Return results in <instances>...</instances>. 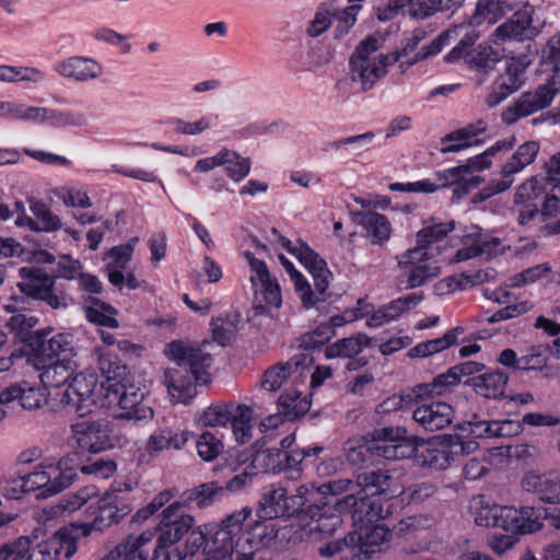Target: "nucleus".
<instances>
[{
    "label": "nucleus",
    "instance_id": "f257e3e1",
    "mask_svg": "<svg viewBox=\"0 0 560 560\" xmlns=\"http://www.w3.org/2000/svg\"><path fill=\"white\" fill-rule=\"evenodd\" d=\"M265 517H292L311 521V532L330 536L341 525L342 520L332 513L331 500L320 495L314 485H301L293 493L279 487L268 491L261 501Z\"/></svg>",
    "mask_w": 560,
    "mask_h": 560
},
{
    "label": "nucleus",
    "instance_id": "f03ea898",
    "mask_svg": "<svg viewBox=\"0 0 560 560\" xmlns=\"http://www.w3.org/2000/svg\"><path fill=\"white\" fill-rule=\"evenodd\" d=\"M208 346V340L200 346L186 345L180 340L165 346L166 355L177 364L164 372V384L174 402L188 404L197 395L196 385L209 382L212 355L205 351Z\"/></svg>",
    "mask_w": 560,
    "mask_h": 560
},
{
    "label": "nucleus",
    "instance_id": "7ed1b4c3",
    "mask_svg": "<svg viewBox=\"0 0 560 560\" xmlns=\"http://www.w3.org/2000/svg\"><path fill=\"white\" fill-rule=\"evenodd\" d=\"M244 527V522L242 523ZM303 530L293 524L280 525L273 518L255 521L242 528L234 538L236 560H262L257 553L264 549L283 551L302 541Z\"/></svg>",
    "mask_w": 560,
    "mask_h": 560
},
{
    "label": "nucleus",
    "instance_id": "20e7f679",
    "mask_svg": "<svg viewBox=\"0 0 560 560\" xmlns=\"http://www.w3.org/2000/svg\"><path fill=\"white\" fill-rule=\"evenodd\" d=\"M475 522L479 526L499 527L512 533H533L541 527L537 521L529 518V509L516 510L513 506L490 504L481 497L475 499Z\"/></svg>",
    "mask_w": 560,
    "mask_h": 560
},
{
    "label": "nucleus",
    "instance_id": "39448f33",
    "mask_svg": "<svg viewBox=\"0 0 560 560\" xmlns=\"http://www.w3.org/2000/svg\"><path fill=\"white\" fill-rule=\"evenodd\" d=\"M132 488L130 482L114 481L97 501L98 513L93 522L81 526L82 534L89 536L93 530L104 532L129 515L133 510L128 498Z\"/></svg>",
    "mask_w": 560,
    "mask_h": 560
},
{
    "label": "nucleus",
    "instance_id": "423d86ee",
    "mask_svg": "<svg viewBox=\"0 0 560 560\" xmlns=\"http://www.w3.org/2000/svg\"><path fill=\"white\" fill-rule=\"evenodd\" d=\"M183 508L175 501L170 503L160 514V522L152 530L159 533L152 560H171L167 549L183 539L195 525V517L180 512Z\"/></svg>",
    "mask_w": 560,
    "mask_h": 560
},
{
    "label": "nucleus",
    "instance_id": "0eeeda50",
    "mask_svg": "<svg viewBox=\"0 0 560 560\" xmlns=\"http://www.w3.org/2000/svg\"><path fill=\"white\" fill-rule=\"evenodd\" d=\"M332 513H350L354 524L373 523L392 514L388 500L358 491L331 502Z\"/></svg>",
    "mask_w": 560,
    "mask_h": 560
},
{
    "label": "nucleus",
    "instance_id": "6e6552de",
    "mask_svg": "<svg viewBox=\"0 0 560 560\" xmlns=\"http://www.w3.org/2000/svg\"><path fill=\"white\" fill-rule=\"evenodd\" d=\"M144 395V389L139 385L125 381L108 385L104 397L108 405L116 404L121 409V412L115 418L137 423L153 418V410L143 404Z\"/></svg>",
    "mask_w": 560,
    "mask_h": 560
},
{
    "label": "nucleus",
    "instance_id": "1a4fd4ad",
    "mask_svg": "<svg viewBox=\"0 0 560 560\" xmlns=\"http://www.w3.org/2000/svg\"><path fill=\"white\" fill-rule=\"evenodd\" d=\"M539 152L536 141L521 144L510 160L501 168V178L492 179L486 187L474 196V202H482L497 194L506 191L514 183V174L530 165Z\"/></svg>",
    "mask_w": 560,
    "mask_h": 560
},
{
    "label": "nucleus",
    "instance_id": "9d476101",
    "mask_svg": "<svg viewBox=\"0 0 560 560\" xmlns=\"http://www.w3.org/2000/svg\"><path fill=\"white\" fill-rule=\"evenodd\" d=\"M433 253L408 249L397 257V265L406 270L398 279L401 289L409 290L422 287L441 273V267L435 260H431Z\"/></svg>",
    "mask_w": 560,
    "mask_h": 560
},
{
    "label": "nucleus",
    "instance_id": "9b49d317",
    "mask_svg": "<svg viewBox=\"0 0 560 560\" xmlns=\"http://www.w3.org/2000/svg\"><path fill=\"white\" fill-rule=\"evenodd\" d=\"M252 515L249 508H243L223 518L211 539L206 545L203 560H233L236 556L234 538L242 530V523Z\"/></svg>",
    "mask_w": 560,
    "mask_h": 560
},
{
    "label": "nucleus",
    "instance_id": "f8f14e48",
    "mask_svg": "<svg viewBox=\"0 0 560 560\" xmlns=\"http://www.w3.org/2000/svg\"><path fill=\"white\" fill-rule=\"evenodd\" d=\"M50 331L36 330L30 336L27 343V362L34 368H44L45 363H49L59 359H72L73 347L70 336L57 334L48 337Z\"/></svg>",
    "mask_w": 560,
    "mask_h": 560
},
{
    "label": "nucleus",
    "instance_id": "ddd939ff",
    "mask_svg": "<svg viewBox=\"0 0 560 560\" xmlns=\"http://www.w3.org/2000/svg\"><path fill=\"white\" fill-rule=\"evenodd\" d=\"M479 34L475 31L467 33L458 44L445 55L446 62H454L465 58L466 62L478 71L488 73L495 68V65L503 58L501 51L487 45H479L474 48Z\"/></svg>",
    "mask_w": 560,
    "mask_h": 560
},
{
    "label": "nucleus",
    "instance_id": "4468645a",
    "mask_svg": "<svg viewBox=\"0 0 560 560\" xmlns=\"http://www.w3.org/2000/svg\"><path fill=\"white\" fill-rule=\"evenodd\" d=\"M271 233L278 235L279 242L283 248L295 256L301 264L308 269L314 279V285L319 295H325L329 285L331 272L328 270L326 261L319 257L306 243L298 240L295 243L279 234L277 229H271Z\"/></svg>",
    "mask_w": 560,
    "mask_h": 560
},
{
    "label": "nucleus",
    "instance_id": "2eb2a0df",
    "mask_svg": "<svg viewBox=\"0 0 560 560\" xmlns=\"http://www.w3.org/2000/svg\"><path fill=\"white\" fill-rule=\"evenodd\" d=\"M19 272L22 281L18 285L23 293L46 302L55 310L67 305L65 296L54 290V278L43 268L23 267Z\"/></svg>",
    "mask_w": 560,
    "mask_h": 560
},
{
    "label": "nucleus",
    "instance_id": "dca6fc26",
    "mask_svg": "<svg viewBox=\"0 0 560 560\" xmlns=\"http://www.w3.org/2000/svg\"><path fill=\"white\" fill-rule=\"evenodd\" d=\"M75 477L77 474L73 469L60 470L49 467L48 470H45L40 468L23 477L21 487L23 492L39 490L37 497L48 498L70 487Z\"/></svg>",
    "mask_w": 560,
    "mask_h": 560
},
{
    "label": "nucleus",
    "instance_id": "f3484780",
    "mask_svg": "<svg viewBox=\"0 0 560 560\" xmlns=\"http://www.w3.org/2000/svg\"><path fill=\"white\" fill-rule=\"evenodd\" d=\"M556 95L552 83L539 85L534 92L523 93L512 106L502 112V120L512 125L523 117H527L550 105Z\"/></svg>",
    "mask_w": 560,
    "mask_h": 560
},
{
    "label": "nucleus",
    "instance_id": "a211bd4d",
    "mask_svg": "<svg viewBox=\"0 0 560 560\" xmlns=\"http://www.w3.org/2000/svg\"><path fill=\"white\" fill-rule=\"evenodd\" d=\"M73 446L82 452L101 453L110 447L113 443L106 425L97 421H79L70 427Z\"/></svg>",
    "mask_w": 560,
    "mask_h": 560
},
{
    "label": "nucleus",
    "instance_id": "6ab92c4d",
    "mask_svg": "<svg viewBox=\"0 0 560 560\" xmlns=\"http://www.w3.org/2000/svg\"><path fill=\"white\" fill-rule=\"evenodd\" d=\"M527 63L521 59L510 58L505 61L504 72L501 73L491 85V90L486 97V104L494 107L506 100L514 92L518 91L525 80L524 73Z\"/></svg>",
    "mask_w": 560,
    "mask_h": 560
},
{
    "label": "nucleus",
    "instance_id": "aec40b11",
    "mask_svg": "<svg viewBox=\"0 0 560 560\" xmlns=\"http://www.w3.org/2000/svg\"><path fill=\"white\" fill-rule=\"evenodd\" d=\"M75 551V536L68 528H61L51 540L38 544L35 547L27 538L25 560H58L61 555L69 559Z\"/></svg>",
    "mask_w": 560,
    "mask_h": 560
},
{
    "label": "nucleus",
    "instance_id": "412c9836",
    "mask_svg": "<svg viewBox=\"0 0 560 560\" xmlns=\"http://www.w3.org/2000/svg\"><path fill=\"white\" fill-rule=\"evenodd\" d=\"M412 419L424 431L434 432L452 423L454 410L443 401L423 402L413 409Z\"/></svg>",
    "mask_w": 560,
    "mask_h": 560
},
{
    "label": "nucleus",
    "instance_id": "4be33fe9",
    "mask_svg": "<svg viewBox=\"0 0 560 560\" xmlns=\"http://www.w3.org/2000/svg\"><path fill=\"white\" fill-rule=\"evenodd\" d=\"M95 384L96 382L93 377L88 378L82 374L75 375L63 390L60 398L61 404L74 408V411L80 417L85 416L90 412V405L88 402H94L92 394Z\"/></svg>",
    "mask_w": 560,
    "mask_h": 560
},
{
    "label": "nucleus",
    "instance_id": "5701e85b",
    "mask_svg": "<svg viewBox=\"0 0 560 560\" xmlns=\"http://www.w3.org/2000/svg\"><path fill=\"white\" fill-rule=\"evenodd\" d=\"M522 488L540 501L557 504L560 495V477L555 472L529 471L522 479Z\"/></svg>",
    "mask_w": 560,
    "mask_h": 560
},
{
    "label": "nucleus",
    "instance_id": "b1692460",
    "mask_svg": "<svg viewBox=\"0 0 560 560\" xmlns=\"http://www.w3.org/2000/svg\"><path fill=\"white\" fill-rule=\"evenodd\" d=\"M354 534L358 540L353 544L352 560L368 559L381 550V546L388 542L392 532L384 525L361 526V532H350Z\"/></svg>",
    "mask_w": 560,
    "mask_h": 560
},
{
    "label": "nucleus",
    "instance_id": "393cba45",
    "mask_svg": "<svg viewBox=\"0 0 560 560\" xmlns=\"http://www.w3.org/2000/svg\"><path fill=\"white\" fill-rule=\"evenodd\" d=\"M312 362L313 358L308 353L295 354L287 362L268 368L261 376L260 386L265 390L276 392L299 368H307Z\"/></svg>",
    "mask_w": 560,
    "mask_h": 560
},
{
    "label": "nucleus",
    "instance_id": "a878e982",
    "mask_svg": "<svg viewBox=\"0 0 560 560\" xmlns=\"http://www.w3.org/2000/svg\"><path fill=\"white\" fill-rule=\"evenodd\" d=\"M55 71L63 78L86 82L98 79L103 74V67L92 58L72 56L59 61Z\"/></svg>",
    "mask_w": 560,
    "mask_h": 560
},
{
    "label": "nucleus",
    "instance_id": "bb28decb",
    "mask_svg": "<svg viewBox=\"0 0 560 560\" xmlns=\"http://www.w3.org/2000/svg\"><path fill=\"white\" fill-rule=\"evenodd\" d=\"M19 401L26 410L40 408L47 401L42 388L30 385L27 382L12 384L0 393V405Z\"/></svg>",
    "mask_w": 560,
    "mask_h": 560
},
{
    "label": "nucleus",
    "instance_id": "cd10ccee",
    "mask_svg": "<svg viewBox=\"0 0 560 560\" xmlns=\"http://www.w3.org/2000/svg\"><path fill=\"white\" fill-rule=\"evenodd\" d=\"M417 456L423 466L436 470L447 469L455 462L448 435L439 436L428 443Z\"/></svg>",
    "mask_w": 560,
    "mask_h": 560
},
{
    "label": "nucleus",
    "instance_id": "c85d7f7f",
    "mask_svg": "<svg viewBox=\"0 0 560 560\" xmlns=\"http://www.w3.org/2000/svg\"><path fill=\"white\" fill-rule=\"evenodd\" d=\"M423 300L422 292H413L405 296L393 300L375 311L366 324L370 327H378L385 323L394 320L404 313L415 308Z\"/></svg>",
    "mask_w": 560,
    "mask_h": 560
},
{
    "label": "nucleus",
    "instance_id": "c756f323",
    "mask_svg": "<svg viewBox=\"0 0 560 560\" xmlns=\"http://www.w3.org/2000/svg\"><path fill=\"white\" fill-rule=\"evenodd\" d=\"M508 381L509 376L502 371L497 370L469 377L464 382V385L472 387L477 395L487 399H499L504 396Z\"/></svg>",
    "mask_w": 560,
    "mask_h": 560
},
{
    "label": "nucleus",
    "instance_id": "7c9ffc66",
    "mask_svg": "<svg viewBox=\"0 0 560 560\" xmlns=\"http://www.w3.org/2000/svg\"><path fill=\"white\" fill-rule=\"evenodd\" d=\"M533 12L528 3H518L512 18L495 28L494 36L500 40L522 39L532 24Z\"/></svg>",
    "mask_w": 560,
    "mask_h": 560
},
{
    "label": "nucleus",
    "instance_id": "2f4dec72",
    "mask_svg": "<svg viewBox=\"0 0 560 560\" xmlns=\"http://www.w3.org/2000/svg\"><path fill=\"white\" fill-rule=\"evenodd\" d=\"M392 480L389 470L374 469L358 474L355 485L363 493L388 500L394 497L390 490Z\"/></svg>",
    "mask_w": 560,
    "mask_h": 560
},
{
    "label": "nucleus",
    "instance_id": "473e14b6",
    "mask_svg": "<svg viewBox=\"0 0 560 560\" xmlns=\"http://www.w3.org/2000/svg\"><path fill=\"white\" fill-rule=\"evenodd\" d=\"M31 210L37 221L28 215H19L15 220L18 226H28L36 232H55L62 228L60 219L42 201L31 200Z\"/></svg>",
    "mask_w": 560,
    "mask_h": 560
},
{
    "label": "nucleus",
    "instance_id": "72a5a7b5",
    "mask_svg": "<svg viewBox=\"0 0 560 560\" xmlns=\"http://www.w3.org/2000/svg\"><path fill=\"white\" fill-rule=\"evenodd\" d=\"M223 493V486L218 482H207L184 491L175 502L182 508H191L195 504L199 509H205L220 500Z\"/></svg>",
    "mask_w": 560,
    "mask_h": 560
},
{
    "label": "nucleus",
    "instance_id": "f704fd0d",
    "mask_svg": "<svg viewBox=\"0 0 560 560\" xmlns=\"http://www.w3.org/2000/svg\"><path fill=\"white\" fill-rule=\"evenodd\" d=\"M353 220L364 229L373 244H383L389 240L392 226L385 215L375 211H358Z\"/></svg>",
    "mask_w": 560,
    "mask_h": 560
},
{
    "label": "nucleus",
    "instance_id": "c9c22d12",
    "mask_svg": "<svg viewBox=\"0 0 560 560\" xmlns=\"http://www.w3.org/2000/svg\"><path fill=\"white\" fill-rule=\"evenodd\" d=\"M77 368L72 359H59L44 364V368H35L40 371L39 378L45 386L60 387L68 383Z\"/></svg>",
    "mask_w": 560,
    "mask_h": 560
},
{
    "label": "nucleus",
    "instance_id": "e433bc0d",
    "mask_svg": "<svg viewBox=\"0 0 560 560\" xmlns=\"http://www.w3.org/2000/svg\"><path fill=\"white\" fill-rule=\"evenodd\" d=\"M279 260L281 261L284 269L289 272L296 292L301 299V302L305 308H310L313 306L318 307L320 302H325L328 298L327 292L325 291V295H319L317 290H312L310 283L304 279V277L294 268L293 264L282 254L279 255Z\"/></svg>",
    "mask_w": 560,
    "mask_h": 560
},
{
    "label": "nucleus",
    "instance_id": "4c0bfd02",
    "mask_svg": "<svg viewBox=\"0 0 560 560\" xmlns=\"http://www.w3.org/2000/svg\"><path fill=\"white\" fill-rule=\"evenodd\" d=\"M517 5L518 3L509 0H478L470 24L480 25L482 22L493 24L506 12L515 10Z\"/></svg>",
    "mask_w": 560,
    "mask_h": 560
},
{
    "label": "nucleus",
    "instance_id": "58836bf2",
    "mask_svg": "<svg viewBox=\"0 0 560 560\" xmlns=\"http://www.w3.org/2000/svg\"><path fill=\"white\" fill-rule=\"evenodd\" d=\"M351 69V80L361 82L362 90L371 89L381 78L386 74L384 66L373 60H349Z\"/></svg>",
    "mask_w": 560,
    "mask_h": 560
},
{
    "label": "nucleus",
    "instance_id": "ea45409f",
    "mask_svg": "<svg viewBox=\"0 0 560 560\" xmlns=\"http://www.w3.org/2000/svg\"><path fill=\"white\" fill-rule=\"evenodd\" d=\"M154 532L151 529L144 530L139 535H128L117 545L122 560H148L150 553L145 547L152 542Z\"/></svg>",
    "mask_w": 560,
    "mask_h": 560
},
{
    "label": "nucleus",
    "instance_id": "a19ab883",
    "mask_svg": "<svg viewBox=\"0 0 560 560\" xmlns=\"http://www.w3.org/2000/svg\"><path fill=\"white\" fill-rule=\"evenodd\" d=\"M548 185H550V182L546 176L535 175L529 177L520 186H517L514 194L513 203L538 205L537 200L541 197L545 198L548 190Z\"/></svg>",
    "mask_w": 560,
    "mask_h": 560
},
{
    "label": "nucleus",
    "instance_id": "79ce46f5",
    "mask_svg": "<svg viewBox=\"0 0 560 560\" xmlns=\"http://www.w3.org/2000/svg\"><path fill=\"white\" fill-rule=\"evenodd\" d=\"M487 127L482 120L477 121L476 124L468 125L462 129L447 133L443 141H463L459 144H448L441 149L442 153H451L458 152L463 149H466L472 144H478L479 141L475 138L486 131Z\"/></svg>",
    "mask_w": 560,
    "mask_h": 560
},
{
    "label": "nucleus",
    "instance_id": "37998d69",
    "mask_svg": "<svg viewBox=\"0 0 560 560\" xmlns=\"http://www.w3.org/2000/svg\"><path fill=\"white\" fill-rule=\"evenodd\" d=\"M98 370L105 377V382L101 384V390L105 394L108 385L115 382H125L128 373L127 366L121 364L115 353L109 351L101 352L98 355Z\"/></svg>",
    "mask_w": 560,
    "mask_h": 560
},
{
    "label": "nucleus",
    "instance_id": "c03bdc74",
    "mask_svg": "<svg viewBox=\"0 0 560 560\" xmlns=\"http://www.w3.org/2000/svg\"><path fill=\"white\" fill-rule=\"evenodd\" d=\"M88 302L89 304L85 303L83 310L86 318L91 323L110 328H117L119 326L116 319V308L97 298H90Z\"/></svg>",
    "mask_w": 560,
    "mask_h": 560
},
{
    "label": "nucleus",
    "instance_id": "a18cd8bd",
    "mask_svg": "<svg viewBox=\"0 0 560 560\" xmlns=\"http://www.w3.org/2000/svg\"><path fill=\"white\" fill-rule=\"evenodd\" d=\"M240 323L241 315L238 313H231L224 317L212 318L210 327L213 341L222 347L229 346L235 338Z\"/></svg>",
    "mask_w": 560,
    "mask_h": 560
},
{
    "label": "nucleus",
    "instance_id": "49530a36",
    "mask_svg": "<svg viewBox=\"0 0 560 560\" xmlns=\"http://www.w3.org/2000/svg\"><path fill=\"white\" fill-rule=\"evenodd\" d=\"M375 135L372 131L365 133L350 136L334 141H329L326 144V150L331 151H345L346 155L360 156L369 150V145L374 140Z\"/></svg>",
    "mask_w": 560,
    "mask_h": 560
},
{
    "label": "nucleus",
    "instance_id": "de8ad7c7",
    "mask_svg": "<svg viewBox=\"0 0 560 560\" xmlns=\"http://www.w3.org/2000/svg\"><path fill=\"white\" fill-rule=\"evenodd\" d=\"M369 345L370 338L365 334H358L349 338L340 339L328 346L325 350V355L328 359L337 357L352 358Z\"/></svg>",
    "mask_w": 560,
    "mask_h": 560
},
{
    "label": "nucleus",
    "instance_id": "09e8293b",
    "mask_svg": "<svg viewBox=\"0 0 560 560\" xmlns=\"http://www.w3.org/2000/svg\"><path fill=\"white\" fill-rule=\"evenodd\" d=\"M283 458H285L284 450H257L252 459V467L256 469L257 472L277 474L284 470Z\"/></svg>",
    "mask_w": 560,
    "mask_h": 560
},
{
    "label": "nucleus",
    "instance_id": "8fccbe9b",
    "mask_svg": "<svg viewBox=\"0 0 560 560\" xmlns=\"http://www.w3.org/2000/svg\"><path fill=\"white\" fill-rule=\"evenodd\" d=\"M455 228L453 221L446 223H439L423 228L417 235V245L412 249H420V252H431V245L440 242L447 236Z\"/></svg>",
    "mask_w": 560,
    "mask_h": 560
},
{
    "label": "nucleus",
    "instance_id": "3c124183",
    "mask_svg": "<svg viewBox=\"0 0 560 560\" xmlns=\"http://www.w3.org/2000/svg\"><path fill=\"white\" fill-rule=\"evenodd\" d=\"M514 137L497 141L487 151L469 159L467 163L463 165L466 168V175L474 171H482L485 168H489L491 166V156L495 155L499 152L510 151L514 147Z\"/></svg>",
    "mask_w": 560,
    "mask_h": 560
},
{
    "label": "nucleus",
    "instance_id": "603ef678",
    "mask_svg": "<svg viewBox=\"0 0 560 560\" xmlns=\"http://www.w3.org/2000/svg\"><path fill=\"white\" fill-rule=\"evenodd\" d=\"M252 417L253 411L249 407L245 405H233V416L230 423L236 440L241 443L248 442L252 436Z\"/></svg>",
    "mask_w": 560,
    "mask_h": 560
},
{
    "label": "nucleus",
    "instance_id": "864d4df0",
    "mask_svg": "<svg viewBox=\"0 0 560 560\" xmlns=\"http://www.w3.org/2000/svg\"><path fill=\"white\" fill-rule=\"evenodd\" d=\"M372 456L385 459H401L415 454V446L411 443H372Z\"/></svg>",
    "mask_w": 560,
    "mask_h": 560
},
{
    "label": "nucleus",
    "instance_id": "5fc2aeb1",
    "mask_svg": "<svg viewBox=\"0 0 560 560\" xmlns=\"http://www.w3.org/2000/svg\"><path fill=\"white\" fill-rule=\"evenodd\" d=\"M358 540L354 534H348L342 539H337L327 542L318 548V553L322 557L331 558L340 555L339 560H352L353 544Z\"/></svg>",
    "mask_w": 560,
    "mask_h": 560
},
{
    "label": "nucleus",
    "instance_id": "6e6d98bb",
    "mask_svg": "<svg viewBox=\"0 0 560 560\" xmlns=\"http://www.w3.org/2000/svg\"><path fill=\"white\" fill-rule=\"evenodd\" d=\"M47 124L57 128L82 127L88 120L82 113L48 108Z\"/></svg>",
    "mask_w": 560,
    "mask_h": 560
},
{
    "label": "nucleus",
    "instance_id": "4d7b16f0",
    "mask_svg": "<svg viewBox=\"0 0 560 560\" xmlns=\"http://www.w3.org/2000/svg\"><path fill=\"white\" fill-rule=\"evenodd\" d=\"M233 416V404H217L208 407L200 417L206 427H225Z\"/></svg>",
    "mask_w": 560,
    "mask_h": 560
},
{
    "label": "nucleus",
    "instance_id": "13d9d810",
    "mask_svg": "<svg viewBox=\"0 0 560 560\" xmlns=\"http://www.w3.org/2000/svg\"><path fill=\"white\" fill-rule=\"evenodd\" d=\"M493 421L481 420L476 416L472 420L464 421L457 424V430L464 438L471 439H492L493 438Z\"/></svg>",
    "mask_w": 560,
    "mask_h": 560
},
{
    "label": "nucleus",
    "instance_id": "bf43d9fd",
    "mask_svg": "<svg viewBox=\"0 0 560 560\" xmlns=\"http://www.w3.org/2000/svg\"><path fill=\"white\" fill-rule=\"evenodd\" d=\"M407 433V429L402 427H383L372 430L366 439L372 443H410Z\"/></svg>",
    "mask_w": 560,
    "mask_h": 560
},
{
    "label": "nucleus",
    "instance_id": "052dcab7",
    "mask_svg": "<svg viewBox=\"0 0 560 560\" xmlns=\"http://www.w3.org/2000/svg\"><path fill=\"white\" fill-rule=\"evenodd\" d=\"M95 486H86L75 492L68 493L60 500V508L67 512H74L88 503L89 500L96 497Z\"/></svg>",
    "mask_w": 560,
    "mask_h": 560
},
{
    "label": "nucleus",
    "instance_id": "680f3d73",
    "mask_svg": "<svg viewBox=\"0 0 560 560\" xmlns=\"http://www.w3.org/2000/svg\"><path fill=\"white\" fill-rule=\"evenodd\" d=\"M197 453L205 462H211L223 450L222 442L210 432H203L196 442Z\"/></svg>",
    "mask_w": 560,
    "mask_h": 560
},
{
    "label": "nucleus",
    "instance_id": "e2e57ef3",
    "mask_svg": "<svg viewBox=\"0 0 560 560\" xmlns=\"http://www.w3.org/2000/svg\"><path fill=\"white\" fill-rule=\"evenodd\" d=\"M117 470V464L113 459L97 458L80 466L84 475H92L97 479H108Z\"/></svg>",
    "mask_w": 560,
    "mask_h": 560
},
{
    "label": "nucleus",
    "instance_id": "0e129e2a",
    "mask_svg": "<svg viewBox=\"0 0 560 560\" xmlns=\"http://www.w3.org/2000/svg\"><path fill=\"white\" fill-rule=\"evenodd\" d=\"M187 535L188 537L184 544L183 551H177L178 560L187 556H194L201 547L203 548V553H206V545L210 539H207V534L202 528L200 526H194Z\"/></svg>",
    "mask_w": 560,
    "mask_h": 560
},
{
    "label": "nucleus",
    "instance_id": "69168bd1",
    "mask_svg": "<svg viewBox=\"0 0 560 560\" xmlns=\"http://www.w3.org/2000/svg\"><path fill=\"white\" fill-rule=\"evenodd\" d=\"M335 335V330L331 329V325L323 323L317 326L313 331L305 334L301 338V347L305 349L318 348L330 340Z\"/></svg>",
    "mask_w": 560,
    "mask_h": 560
},
{
    "label": "nucleus",
    "instance_id": "338daca9",
    "mask_svg": "<svg viewBox=\"0 0 560 560\" xmlns=\"http://www.w3.org/2000/svg\"><path fill=\"white\" fill-rule=\"evenodd\" d=\"M230 153H233L234 158H226V162H224L223 165L225 166L228 176L235 182H240L248 175L250 161L247 158L241 156L235 151H230Z\"/></svg>",
    "mask_w": 560,
    "mask_h": 560
},
{
    "label": "nucleus",
    "instance_id": "774afa93",
    "mask_svg": "<svg viewBox=\"0 0 560 560\" xmlns=\"http://www.w3.org/2000/svg\"><path fill=\"white\" fill-rule=\"evenodd\" d=\"M27 537H20L0 546V560H25Z\"/></svg>",
    "mask_w": 560,
    "mask_h": 560
}]
</instances>
